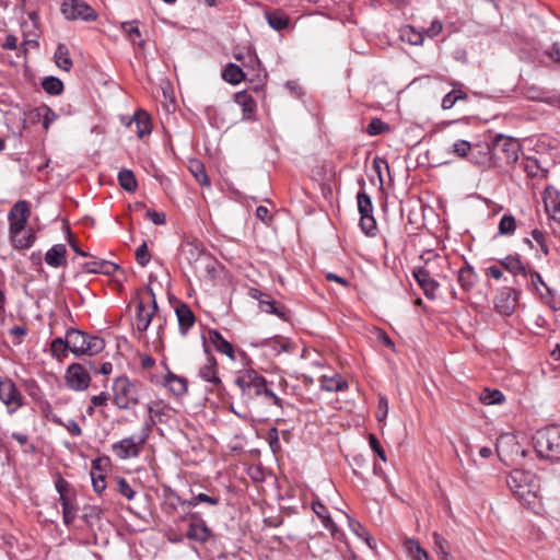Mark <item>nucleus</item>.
I'll return each mask as SVG.
<instances>
[{"label":"nucleus","mask_w":560,"mask_h":560,"mask_svg":"<svg viewBox=\"0 0 560 560\" xmlns=\"http://www.w3.org/2000/svg\"><path fill=\"white\" fill-rule=\"evenodd\" d=\"M234 383L240 388L244 397L254 398L256 396L265 395L269 397L275 405L281 407V399L267 387L266 378L258 374L254 369L240 371Z\"/></svg>","instance_id":"nucleus-1"},{"label":"nucleus","mask_w":560,"mask_h":560,"mask_svg":"<svg viewBox=\"0 0 560 560\" xmlns=\"http://www.w3.org/2000/svg\"><path fill=\"white\" fill-rule=\"evenodd\" d=\"M69 350L75 355H95L103 351L105 341L97 336H90L84 331L70 328L67 330Z\"/></svg>","instance_id":"nucleus-2"},{"label":"nucleus","mask_w":560,"mask_h":560,"mask_svg":"<svg viewBox=\"0 0 560 560\" xmlns=\"http://www.w3.org/2000/svg\"><path fill=\"white\" fill-rule=\"evenodd\" d=\"M113 393L114 404L119 409H130L139 402V385L126 376L114 381Z\"/></svg>","instance_id":"nucleus-3"},{"label":"nucleus","mask_w":560,"mask_h":560,"mask_svg":"<svg viewBox=\"0 0 560 560\" xmlns=\"http://www.w3.org/2000/svg\"><path fill=\"white\" fill-rule=\"evenodd\" d=\"M506 483L525 503L532 504L536 499V485L532 474L515 469L509 475Z\"/></svg>","instance_id":"nucleus-4"},{"label":"nucleus","mask_w":560,"mask_h":560,"mask_svg":"<svg viewBox=\"0 0 560 560\" xmlns=\"http://www.w3.org/2000/svg\"><path fill=\"white\" fill-rule=\"evenodd\" d=\"M61 13L67 20H82L85 22L95 21L97 13L82 0H65L61 3Z\"/></svg>","instance_id":"nucleus-5"},{"label":"nucleus","mask_w":560,"mask_h":560,"mask_svg":"<svg viewBox=\"0 0 560 560\" xmlns=\"http://www.w3.org/2000/svg\"><path fill=\"white\" fill-rule=\"evenodd\" d=\"M536 455L560 453V434L556 429L538 431L534 436Z\"/></svg>","instance_id":"nucleus-6"},{"label":"nucleus","mask_w":560,"mask_h":560,"mask_svg":"<svg viewBox=\"0 0 560 560\" xmlns=\"http://www.w3.org/2000/svg\"><path fill=\"white\" fill-rule=\"evenodd\" d=\"M66 384L69 388L80 392L89 387L91 376L89 371L80 363H72L65 374Z\"/></svg>","instance_id":"nucleus-7"},{"label":"nucleus","mask_w":560,"mask_h":560,"mask_svg":"<svg viewBox=\"0 0 560 560\" xmlns=\"http://www.w3.org/2000/svg\"><path fill=\"white\" fill-rule=\"evenodd\" d=\"M0 400L8 407L9 412H14L22 406V396L10 378L0 377Z\"/></svg>","instance_id":"nucleus-8"},{"label":"nucleus","mask_w":560,"mask_h":560,"mask_svg":"<svg viewBox=\"0 0 560 560\" xmlns=\"http://www.w3.org/2000/svg\"><path fill=\"white\" fill-rule=\"evenodd\" d=\"M518 294V291L509 287L500 289L494 299L495 310L504 316L511 315L515 310Z\"/></svg>","instance_id":"nucleus-9"},{"label":"nucleus","mask_w":560,"mask_h":560,"mask_svg":"<svg viewBox=\"0 0 560 560\" xmlns=\"http://www.w3.org/2000/svg\"><path fill=\"white\" fill-rule=\"evenodd\" d=\"M28 217V202L25 200L18 201L9 212L10 233L23 232Z\"/></svg>","instance_id":"nucleus-10"},{"label":"nucleus","mask_w":560,"mask_h":560,"mask_svg":"<svg viewBox=\"0 0 560 560\" xmlns=\"http://www.w3.org/2000/svg\"><path fill=\"white\" fill-rule=\"evenodd\" d=\"M494 149L503 152L504 159L508 162H516L518 160L520 143L513 138L504 137L502 135L497 136Z\"/></svg>","instance_id":"nucleus-11"},{"label":"nucleus","mask_w":560,"mask_h":560,"mask_svg":"<svg viewBox=\"0 0 560 560\" xmlns=\"http://www.w3.org/2000/svg\"><path fill=\"white\" fill-rule=\"evenodd\" d=\"M413 277L423 290L424 295L430 300L434 299L439 283L431 277L430 272L425 268L420 267L413 270Z\"/></svg>","instance_id":"nucleus-12"},{"label":"nucleus","mask_w":560,"mask_h":560,"mask_svg":"<svg viewBox=\"0 0 560 560\" xmlns=\"http://www.w3.org/2000/svg\"><path fill=\"white\" fill-rule=\"evenodd\" d=\"M314 513L322 520L323 526L330 532L335 539H341L342 533L338 529L337 525L328 514L327 508L319 501H314L312 504Z\"/></svg>","instance_id":"nucleus-13"},{"label":"nucleus","mask_w":560,"mask_h":560,"mask_svg":"<svg viewBox=\"0 0 560 560\" xmlns=\"http://www.w3.org/2000/svg\"><path fill=\"white\" fill-rule=\"evenodd\" d=\"M544 203L550 217L560 223V191L552 187L546 188L544 192Z\"/></svg>","instance_id":"nucleus-14"},{"label":"nucleus","mask_w":560,"mask_h":560,"mask_svg":"<svg viewBox=\"0 0 560 560\" xmlns=\"http://www.w3.org/2000/svg\"><path fill=\"white\" fill-rule=\"evenodd\" d=\"M199 376L215 388H219L222 385L218 374L217 361L212 355H208L206 363L200 366Z\"/></svg>","instance_id":"nucleus-15"},{"label":"nucleus","mask_w":560,"mask_h":560,"mask_svg":"<svg viewBox=\"0 0 560 560\" xmlns=\"http://www.w3.org/2000/svg\"><path fill=\"white\" fill-rule=\"evenodd\" d=\"M145 435H133L121 440L114 445L115 451H120L124 455H138L144 444Z\"/></svg>","instance_id":"nucleus-16"},{"label":"nucleus","mask_w":560,"mask_h":560,"mask_svg":"<svg viewBox=\"0 0 560 560\" xmlns=\"http://www.w3.org/2000/svg\"><path fill=\"white\" fill-rule=\"evenodd\" d=\"M175 314L178 320L179 331L183 336H185L188 329L191 328L195 324V315L191 308L185 303H180L176 306Z\"/></svg>","instance_id":"nucleus-17"},{"label":"nucleus","mask_w":560,"mask_h":560,"mask_svg":"<svg viewBox=\"0 0 560 560\" xmlns=\"http://www.w3.org/2000/svg\"><path fill=\"white\" fill-rule=\"evenodd\" d=\"M45 261L52 268L67 265V248L63 244H56L47 250Z\"/></svg>","instance_id":"nucleus-18"},{"label":"nucleus","mask_w":560,"mask_h":560,"mask_svg":"<svg viewBox=\"0 0 560 560\" xmlns=\"http://www.w3.org/2000/svg\"><path fill=\"white\" fill-rule=\"evenodd\" d=\"M209 340L214 346L217 351L225 354L230 360H235V351L228 340L223 338V336L218 330H209Z\"/></svg>","instance_id":"nucleus-19"},{"label":"nucleus","mask_w":560,"mask_h":560,"mask_svg":"<svg viewBox=\"0 0 560 560\" xmlns=\"http://www.w3.org/2000/svg\"><path fill=\"white\" fill-rule=\"evenodd\" d=\"M154 317L153 311L149 310L142 300L137 303L136 325L140 332L145 331Z\"/></svg>","instance_id":"nucleus-20"},{"label":"nucleus","mask_w":560,"mask_h":560,"mask_svg":"<svg viewBox=\"0 0 560 560\" xmlns=\"http://www.w3.org/2000/svg\"><path fill=\"white\" fill-rule=\"evenodd\" d=\"M131 125L136 126V131L139 138H143L144 136L151 133V119L149 115L143 110H139L132 116L129 121V126Z\"/></svg>","instance_id":"nucleus-21"},{"label":"nucleus","mask_w":560,"mask_h":560,"mask_svg":"<svg viewBox=\"0 0 560 560\" xmlns=\"http://www.w3.org/2000/svg\"><path fill=\"white\" fill-rule=\"evenodd\" d=\"M191 497L190 499L180 501L182 506H186L188 509L195 508L200 503H206L211 506H215L220 502V498L218 495H209L202 492L196 493L194 490H190Z\"/></svg>","instance_id":"nucleus-22"},{"label":"nucleus","mask_w":560,"mask_h":560,"mask_svg":"<svg viewBox=\"0 0 560 560\" xmlns=\"http://www.w3.org/2000/svg\"><path fill=\"white\" fill-rule=\"evenodd\" d=\"M235 103L242 107L243 118L249 119L256 109V103L246 91L237 92L234 96Z\"/></svg>","instance_id":"nucleus-23"},{"label":"nucleus","mask_w":560,"mask_h":560,"mask_svg":"<svg viewBox=\"0 0 560 560\" xmlns=\"http://www.w3.org/2000/svg\"><path fill=\"white\" fill-rule=\"evenodd\" d=\"M265 16L269 26L275 31H282L289 26V16L280 10L267 11Z\"/></svg>","instance_id":"nucleus-24"},{"label":"nucleus","mask_w":560,"mask_h":560,"mask_svg":"<svg viewBox=\"0 0 560 560\" xmlns=\"http://www.w3.org/2000/svg\"><path fill=\"white\" fill-rule=\"evenodd\" d=\"M210 530L203 522L190 523L187 537L191 540L205 542L208 540Z\"/></svg>","instance_id":"nucleus-25"},{"label":"nucleus","mask_w":560,"mask_h":560,"mask_svg":"<svg viewBox=\"0 0 560 560\" xmlns=\"http://www.w3.org/2000/svg\"><path fill=\"white\" fill-rule=\"evenodd\" d=\"M245 78L243 69L235 65L229 63L222 71V79L231 84H238Z\"/></svg>","instance_id":"nucleus-26"},{"label":"nucleus","mask_w":560,"mask_h":560,"mask_svg":"<svg viewBox=\"0 0 560 560\" xmlns=\"http://www.w3.org/2000/svg\"><path fill=\"white\" fill-rule=\"evenodd\" d=\"M55 62L58 68L70 71L72 68V60L70 58V52L68 47L65 44H59L55 51Z\"/></svg>","instance_id":"nucleus-27"},{"label":"nucleus","mask_w":560,"mask_h":560,"mask_svg":"<svg viewBox=\"0 0 560 560\" xmlns=\"http://www.w3.org/2000/svg\"><path fill=\"white\" fill-rule=\"evenodd\" d=\"M11 238L15 248H30L35 242V234L32 231L11 233Z\"/></svg>","instance_id":"nucleus-28"},{"label":"nucleus","mask_w":560,"mask_h":560,"mask_svg":"<svg viewBox=\"0 0 560 560\" xmlns=\"http://www.w3.org/2000/svg\"><path fill=\"white\" fill-rule=\"evenodd\" d=\"M348 387V383L340 376H322L320 388L326 392H341Z\"/></svg>","instance_id":"nucleus-29"},{"label":"nucleus","mask_w":560,"mask_h":560,"mask_svg":"<svg viewBox=\"0 0 560 560\" xmlns=\"http://www.w3.org/2000/svg\"><path fill=\"white\" fill-rule=\"evenodd\" d=\"M404 548L413 560H429L428 552L415 539H406Z\"/></svg>","instance_id":"nucleus-30"},{"label":"nucleus","mask_w":560,"mask_h":560,"mask_svg":"<svg viewBox=\"0 0 560 560\" xmlns=\"http://www.w3.org/2000/svg\"><path fill=\"white\" fill-rule=\"evenodd\" d=\"M479 399L485 405H500L505 400L503 393L499 389L483 388Z\"/></svg>","instance_id":"nucleus-31"},{"label":"nucleus","mask_w":560,"mask_h":560,"mask_svg":"<svg viewBox=\"0 0 560 560\" xmlns=\"http://www.w3.org/2000/svg\"><path fill=\"white\" fill-rule=\"evenodd\" d=\"M400 37L402 40L408 42L411 45H421L424 40V35L422 32L417 31L411 25H406L400 30Z\"/></svg>","instance_id":"nucleus-32"},{"label":"nucleus","mask_w":560,"mask_h":560,"mask_svg":"<svg viewBox=\"0 0 560 560\" xmlns=\"http://www.w3.org/2000/svg\"><path fill=\"white\" fill-rule=\"evenodd\" d=\"M524 171L532 178H545L547 176V170L542 168L534 158H527L524 161Z\"/></svg>","instance_id":"nucleus-33"},{"label":"nucleus","mask_w":560,"mask_h":560,"mask_svg":"<svg viewBox=\"0 0 560 560\" xmlns=\"http://www.w3.org/2000/svg\"><path fill=\"white\" fill-rule=\"evenodd\" d=\"M189 171L201 186H209L210 180L203 164L198 160L189 161Z\"/></svg>","instance_id":"nucleus-34"},{"label":"nucleus","mask_w":560,"mask_h":560,"mask_svg":"<svg viewBox=\"0 0 560 560\" xmlns=\"http://www.w3.org/2000/svg\"><path fill=\"white\" fill-rule=\"evenodd\" d=\"M69 346L70 343L67 337L66 339L61 337L55 338L50 345V352L52 357L62 360L67 355V352L70 351Z\"/></svg>","instance_id":"nucleus-35"},{"label":"nucleus","mask_w":560,"mask_h":560,"mask_svg":"<svg viewBox=\"0 0 560 560\" xmlns=\"http://www.w3.org/2000/svg\"><path fill=\"white\" fill-rule=\"evenodd\" d=\"M501 265L510 272L514 275L526 276L527 271L525 266L521 262L517 257L508 256L503 260H501Z\"/></svg>","instance_id":"nucleus-36"},{"label":"nucleus","mask_w":560,"mask_h":560,"mask_svg":"<svg viewBox=\"0 0 560 560\" xmlns=\"http://www.w3.org/2000/svg\"><path fill=\"white\" fill-rule=\"evenodd\" d=\"M371 462V457H351L350 460H348L349 466L352 468V471L354 475L360 477H365V472L369 471V463Z\"/></svg>","instance_id":"nucleus-37"},{"label":"nucleus","mask_w":560,"mask_h":560,"mask_svg":"<svg viewBox=\"0 0 560 560\" xmlns=\"http://www.w3.org/2000/svg\"><path fill=\"white\" fill-rule=\"evenodd\" d=\"M42 86L44 91L50 95H59L63 91V83L56 77H47L43 80Z\"/></svg>","instance_id":"nucleus-38"},{"label":"nucleus","mask_w":560,"mask_h":560,"mask_svg":"<svg viewBox=\"0 0 560 560\" xmlns=\"http://www.w3.org/2000/svg\"><path fill=\"white\" fill-rule=\"evenodd\" d=\"M118 182L127 191H135L137 189V179L130 170H121L118 173Z\"/></svg>","instance_id":"nucleus-39"},{"label":"nucleus","mask_w":560,"mask_h":560,"mask_svg":"<svg viewBox=\"0 0 560 560\" xmlns=\"http://www.w3.org/2000/svg\"><path fill=\"white\" fill-rule=\"evenodd\" d=\"M476 275L471 267L462 268L458 272V282L464 290H469L474 287Z\"/></svg>","instance_id":"nucleus-40"},{"label":"nucleus","mask_w":560,"mask_h":560,"mask_svg":"<svg viewBox=\"0 0 560 560\" xmlns=\"http://www.w3.org/2000/svg\"><path fill=\"white\" fill-rule=\"evenodd\" d=\"M121 30L126 33V35L128 36L129 40L133 45H139V46L143 45L142 40L137 42V39L141 37V33H140L139 27L137 26V22L136 21L121 23Z\"/></svg>","instance_id":"nucleus-41"},{"label":"nucleus","mask_w":560,"mask_h":560,"mask_svg":"<svg viewBox=\"0 0 560 560\" xmlns=\"http://www.w3.org/2000/svg\"><path fill=\"white\" fill-rule=\"evenodd\" d=\"M516 229V221L512 214H504L499 222V234L512 235Z\"/></svg>","instance_id":"nucleus-42"},{"label":"nucleus","mask_w":560,"mask_h":560,"mask_svg":"<svg viewBox=\"0 0 560 560\" xmlns=\"http://www.w3.org/2000/svg\"><path fill=\"white\" fill-rule=\"evenodd\" d=\"M102 510L95 505L84 506L82 520L86 523L88 526L92 527L97 521L101 518Z\"/></svg>","instance_id":"nucleus-43"},{"label":"nucleus","mask_w":560,"mask_h":560,"mask_svg":"<svg viewBox=\"0 0 560 560\" xmlns=\"http://www.w3.org/2000/svg\"><path fill=\"white\" fill-rule=\"evenodd\" d=\"M467 98V94L460 90H453L447 93L442 100L443 109H451L459 100Z\"/></svg>","instance_id":"nucleus-44"},{"label":"nucleus","mask_w":560,"mask_h":560,"mask_svg":"<svg viewBox=\"0 0 560 560\" xmlns=\"http://www.w3.org/2000/svg\"><path fill=\"white\" fill-rule=\"evenodd\" d=\"M109 465V457H95L92 462L90 471L91 479L94 477H103L105 468Z\"/></svg>","instance_id":"nucleus-45"},{"label":"nucleus","mask_w":560,"mask_h":560,"mask_svg":"<svg viewBox=\"0 0 560 560\" xmlns=\"http://www.w3.org/2000/svg\"><path fill=\"white\" fill-rule=\"evenodd\" d=\"M259 307L265 313L273 314L278 317L284 316L283 310L278 307L277 303L273 300H270L269 296L259 300Z\"/></svg>","instance_id":"nucleus-46"},{"label":"nucleus","mask_w":560,"mask_h":560,"mask_svg":"<svg viewBox=\"0 0 560 560\" xmlns=\"http://www.w3.org/2000/svg\"><path fill=\"white\" fill-rule=\"evenodd\" d=\"M358 210L360 214H371L373 205L370 196L365 191H360L357 196Z\"/></svg>","instance_id":"nucleus-47"},{"label":"nucleus","mask_w":560,"mask_h":560,"mask_svg":"<svg viewBox=\"0 0 560 560\" xmlns=\"http://www.w3.org/2000/svg\"><path fill=\"white\" fill-rule=\"evenodd\" d=\"M360 228L365 235H374L376 231V221L373 214H361Z\"/></svg>","instance_id":"nucleus-48"},{"label":"nucleus","mask_w":560,"mask_h":560,"mask_svg":"<svg viewBox=\"0 0 560 560\" xmlns=\"http://www.w3.org/2000/svg\"><path fill=\"white\" fill-rule=\"evenodd\" d=\"M36 112H37V116L43 119V127H44V129L48 130L50 125L57 118L56 113L51 108H49L47 106L39 107V108L36 109Z\"/></svg>","instance_id":"nucleus-49"},{"label":"nucleus","mask_w":560,"mask_h":560,"mask_svg":"<svg viewBox=\"0 0 560 560\" xmlns=\"http://www.w3.org/2000/svg\"><path fill=\"white\" fill-rule=\"evenodd\" d=\"M167 385L175 395H182L187 392V385L184 378L171 375L167 378Z\"/></svg>","instance_id":"nucleus-50"},{"label":"nucleus","mask_w":560,"mask_h":560,"mask_svg":"<svg viewBox=\"0 0 560 560\" xmlns=\"http://www.w3.org/2000/svg\"><path fill=\"white\" fill-rule=\"evenodd\" d=\"M471 149L470 142L466 140H457L455 143L452 144L450 149V153L458 156V158H466Z\"/></svg>","instance_id":"nucleus-51"},{"label":"nucleus","mask_w":560,"mask_h":560,"mask_svg":"<svg viewBox=\"0 0 560 560\" xmlns=\"http://www.w3.org/2000/svg\"><path fill=\"white\" fill-rule=\"evenodd\" d=\"M386 131H389V126L380 118H373L366 127V132L370 136H377Z\"/></svg>","instance_id":"nucleus-52"},{"label":"nucleus","mask_w":560,"mask_h":560,"mask_svg":"<svg viewBox=\"0 0 560 560\" xmlns=\"http://www.w3.org/2000/svg\"><path fill=\"white\" fill-rule=\"evenodd\" d=\"M387 458L388 457H371L369 466H371L373 475L385 477V470L383 465L387 463Z\"/></svg>","instance_id":"nucleus-53"},{"label":"nucleus","mask_w":560,"mask_h":560,"mask_svg":"<svg viewBox=\"0 0 560 560\" xmlns=\"http://www.w3.org/2000/svg\"><path fill=\"white\" fill-rule=\"evenodd\" d=\"M268 443L273 454L281 452L279 432L276 428L268 431Z\"/></svg>","instance_id":"nucleus-54"},{"label":"nucleus","mask_w":560,"mask_h":560,"mask_svg":"<svg viewBox=\"0 0 560 560\" xmlns=\"http://www.w3.org/2000/svg\"><path fill=\"white\" fill-rule=\"evenodd\" d=\"M136 259L139 265L144 267L150 261V254L147 243L143 242L136 250Z\"/></svg>","instance_id":"nucleus-55"},{"label":"nucleus","mask_w":560,"mask_h":560,"mask_svg":"<svg viewBox=\"0 0 560 560\" xmlns=\"http://www.w3.org/2000/svg\"><path fill=\"white\" fill-rule=\"evenodd\" d=\"M77 512L78 506L74 503L69 506L62 508V521L65 525L70 526L73 523L77 516Z\"/></svg>","instance_id":"nucleus-56"},{"label":"nucleus","mask_w":560,"mask_h":560,"mask_svg":"<svg viewBox=\"0 0 560 560\" xmlns=\"http://www.w3.org/2000/svg\"><path fill=\"white\" fill-rule=\"evenodd\" d=\"M433 540L440 559H444V552H448L447 541L438 533L433 534Z\"/></svg>","instance_id":"nucleus-57"},{"label":"nucleus","mask_w":560,"mask_h":560,"mask_svg":"<svg viewBox=\"0 0 560 560\" xmlns=\"http://www.w3.org/2000/svg\"><path fill=\"white\" fill-rule=\"evenodd\" d=\"M109 400V395L107 393H101L98 395H94L91 398V406L88 409V412L92 415L94 407L106 406Z\"/></svg>","instance_id":"nucleus-58"},{"label":"nucleus","mask_w":560,"mask_h":560,"mask_svg":"<svg viewBox=\"0 0 560 560\" xmlns=\"http://www.w3.org/2000/svg\"><path fill=\"white\" fill-rule=\"evenodd\" d=\"M118 492L124 495L126 499L131 500L135 497V491L131 489L130 485L124 479L119 478L117 480Z\"/></svg>","instance_id":"nucleus-59"},{"label":"nucleus","mask_w":560,"mask_h":560,"mask_svg":"<svg viewBox=\"0 0 560 560\" xmlns=\"http://www.w3.org/2000/svg\"><path fill=\"white\" fill-rule=\"evenodd\" d=\"M248 476L256 482L265 479V470L260 465H252L247 469Z\"/></svg>","instance_id":"nucleus-60"},{"label":"nucleus","mask_w":560,"mask_h":560,"mask_svg":"<svg viewBox=\"0 0 560 560\" xmlns=\"http://www.w3.org/2000/svg\"><path fill=\"white\" fill-rule=\"evenodd\" d=\"M147 218L156 225H163L166 222V215L164 212H158L155 210H148L145 213Z\"/></svg>","instance_id":"nucleus-61"},{"label":"nucleus","mask_w":560,"mask_h":560,"mask_svg":"<svg viewBox=\"0 0 560 560\" xmlns=\"http://www.w3.org/2000/svg\"><path fill=\"white\" fill-rule=\"evenodd\" d=\"M55 487H56V490L57 492L60 494V493H68V492H73L70 483L65 480L60 475L57 476V479H56V482H55Z\"/></svg>","instance_id":"nucleus-62"},{"label":"nucleus","mask_w":560,"mask_h":560,"mask_svg":"<svg viewBox=\"0 0 560 560\" xmlns=\"http://www.w3.org/2000/svg\"><path fill=\"white\" fill-rule=\"evenodd\" d=\"M104 260L94 259L84 264V270L91 273H100L102 270Z\"/></svg>","instance_id":"nucleus-63"},{"label":"nucleus","mask_w":560,"mask_h":560,"mask_svg":"<svg viewBox=\"0 0 560 560\" xmlns=\"http://www.w3.org/2000/svg\"><path fill=\"white\" fill-rule=\"evenodd\" d=\"M388 412V401L385 397H380L378 406H377V419L382 420L387 416Z\"/></svg>","instance_id":"nucleus-64"}]
</instances>
